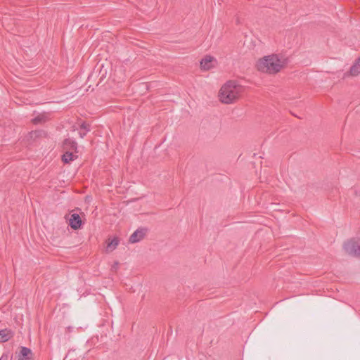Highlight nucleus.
Segmentation results:
<instances>
[{
	"mask_svg": "<svg viewBox=\"0 0 360 360\" xmlns=\"http://www.w3.org/2000/svg\"><path fill=\"white\" fill-rule=\"evenodd\" d=\"M286 63L283 56L272 54L260 58L257 63V68L262 72L275 74L281 71Z\"/></svg>",
	"mask_w": 360,
	"mask_h": 360,
	"instance_id": "nucleus-1",
	"label": "nucleus"
},
{
	"mask_svg": "<svg viewBox=\"0 0 360 360\" xmlns=\"http://www.w3.org/2000/svg\"><path fill=\"white\" fill-rule=\"evenodd\" d=\"M243 91V87L234 81H229L220 89L219 98L221 102L230 104L235 102Z\"/></svg>",
	"mask_w": 360,
	"mask_h": 360,
	"instance_id": "nucleus-2",
	"label": "nucleus"
},
{
	"mask_svg": "<svg viewBox=\"0 0 360 360\" xmlns=\"http://www.w3.org/2000/svg\"><path fill=\"white\" fill-rule=\"evenodd\" d=\"M345 250L350 255L360 257V238H353L344 244Z\"/></svg>",
	"mask_w": 360,
	"mask_h": 360,
	"instance_id": "nucleus-3",
	"label": "nucleus"
},
{
	"mask_svg": "<svg viewBox=\"0 0 360 360\" xmlns=\"http://www.w3.org/2000/svg\"><path fill=\"white\" fill-rule=\"evenodd\" d=\"M147 233V229L140 228L136 230L129 237V242L131 243H136L141 241Z\"/></svg>",
	"mask_w": 360,
	"mask_h": 360,
	"instance_id": "nucleus-4",
	"label": "nucleus"
},
{
	"mask_svg": "<svg viewBox=\"0 0 360 360\" xmlns=\"http://www.w3.org/2000/svg\"><path fill=\"white\" fill-rule=\"evenodd\" d=\"M216 64V60L214 57L210 56H206L200 61V67L204 70H209Z\"/></svg>",
	"mask_w": 360,
	"mask_h": 360,
	"instance_id": "nucleus-5",
	"label": "nucleus"
},
{
	"mask_svg": "<svg viewBox=\"0 0 360 360\" xmlns=\"http://www.w3.org/2000/svg\"><path fill=\"white\" fill-rule=\"evenodd\" d=\"M68 221L69 225L72 229L77 230L81 227L82 220L78 214L73 213L70 214Z\"/></svg>",
	"mask_w": 360,
	"mask_h": 360,
	"instance_id": "nucleus-6",
	"label": "nucleus"
},
{
	"mask_svg": "<svg viewBox=\"0 0 360 360\" xmlns=\"http://www.w3.org/2000/svg\"><path fill=\"white\" fill-rule=\"evenodd\" d=\"M119 239L116 237L113 238L112 239H108L106 241V247H105V252H111L114 250L116 249L117 245H119Z\"/></svg>",
	"mask_w": 360,
	"mask_h": 360,
	"instance_id": "nucleus-7",
	"label": "nucleus"
},
{
	"mask_svg": "<svg viewBox=\"0 0 360 360\" xmlns=\"http://www.w3.org/2000/svg\"><path fill=\"white\" fill-rule=\"evenodd\" d=\"M14 333L10 329H3L0 330V342H5L13 338Z\"/></svg>",
	"mask_w": 360,
	"mask_h": 360,
	"instance_id": "nucleus-8",
	"label": "nucleus"
},
{
	"mask_svg": "<svg viewBox=\"0 0 360 360\" xmlns=\"http://www.w3.org/2000/svg\"><path fill=\"white\" fill-rule=\"evenodd\" d=\"M31 349L25 347H22L18 360H31Z\"/></svg>",
	"mask_w": 360,
	"mask_h": 360,
	"instance_id": "nucleus-9",
	"label": "nucleus"
},
{
	"mask_svg": "<svg viewBox=\"0 0 360 360\" xmlns=\"http://www.w3.org/2000/svg\"><path fill=\"white\" fill-rule=\"evenodd\" d=\"M64 149L69 151L77 153V143L71 139H66L63 143Z\"/></svg>",
	"mask_w": 360,
	"mask_h": 360,
	"instance_id": "nucleus-10",
	"label": "nucleus"
},
{
	"mask_svg": "<svg viewBox=\"0 0 360 360\" xmlns=\"http://www.w3.org/2000/svg\"><path fill=\"white\" fill-rule=\"evenodd\" d=\"M75 153H76L75 151L67 150L62 156L63 161L65 163H70L71 161H73L77 158Z\"/></svg>",
	"mask_w": 360,
	"mask_h": 360,
	"instance_id": "nucleus-11",
	"label": "nucleus"
},
{
	"mask_svg": "<svg viewBox=\"0 0 360 360\" xmlns=\"http://www.w3.org/2000/svg\"><path fill=\"white\" fill-rule=\"evenodd\" d=\"M349 74L353 77L360 75V58L351 67Z\"/></svg>",
	"mask_w": 360,
	"mask_h": 360,
	"instance_id": "nucleus-12",
	"label": "nucleus"
},
{
	"mask_svg": "<svg viewBox=\"0 0 360 360\" xmlns=\"http://www.w3.org/2000/svg\"><path fill=\"white\" fill-rule=\"evenodd\" d=\"M80 129L88 132L90 130L89 125L88 124H86V122H83L80 125Z\"/></svg>",
	"mask_w": 360,
	"mask_h": 360,
	"instance_id": "nucleus-13",
	"label": "nucleus"
},
{
	"mask_svg": "<svg viewBox=\"0 0 360 360\" xmlns=\"http://www.w3.org/2000/svg\"><path fill=\"white\" fill-rule=\"evenodd\" d=\"M41 121H42V117H37L32 120V122L34 124H38V123L41 122Z\"/></svg>",
	"mask_w": 360,
	"mask_h": 360,
	"instance_id": "nucleus-14",
	"label": "nucleus"
},
{
	"mask_svg": "<svg viewBox=\"0 0 360 360\" xmlns=\"http://www.w3.org/2000/svg\"><path fill=\"white\" fill-rule=\"evenodd\" d=\"M87 132L84 131V130L80 129V131L79 132V136L81 138H84V136L86 135Z\"/></svg>",
	"mask_w": 360,
	"mask_h": 360,
	"instance_id": "nucleus-15",
	"label": "nucleus"
},
{
	"mask_svg": "<svg viewBox=\"0 0 360 360\" xmlns=\"http://www.w3.org/2000/svg\"><path fill=\"white\" fill-rule=\"evenodd\" d=\"M118 264H119L118 262H115L112 267V269L116 270L117 269Z\"/></svg>",
	"mask_w": 360,
	"mask_h": 360,
	"instance_id": "nucleus-16",
	"label": "nucleus"
},
{
	"mask_svg": "<svg viewBox=\"0 0 360 360\" xmlns=\"http://www.w3.org/2000/svg\"><path fill=\"white\" fill-rule=\"evenodd\" d=\"M8 356L7 355H2L0 358V360H7Z\"/></svg>",
	"mask_w": 360,
	"mask_h": 360,
	"instance_id": "nucleus-17",
	"label": "nucleus"
}]
</instances>
